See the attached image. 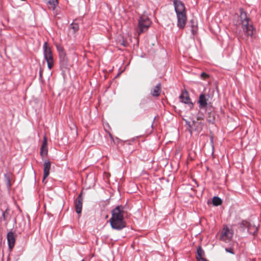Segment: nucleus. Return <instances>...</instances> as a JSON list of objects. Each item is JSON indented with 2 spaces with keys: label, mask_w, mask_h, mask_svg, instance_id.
<instances>
[{
  "label": "nucleus",
  "mask_w": 261,
  "mask_h": 261,
  "mask_svg": "<svg viewBox=\"0 0 261 261\" xmlns=\"http://www.w3.org/2000/svg\"><path fill=\"white\" fill-rule=\"evenodd\" d=\"M123 207L118 205L112 211V217L110 222L112 228L120 230L126 227V222L124 220Z\"/></svg>",
  "instance_id": "nucleus-1"
},
{
  "label": "nucleus",
  "mask_w": 261,
  "mask_h": 261,
  "mask_svg": "<svg viewBox=\"0 0 261 261\" xmlns=\"http://www.w3.org/2000/svg\"><path fill=\"white\" fill-rule=\"evenodd\" d=\"M173 4L177 18V25L179 29H183L185 27L187 20L185 5L179 0H174Z\"/></svg>",
  "instance_id": "nucleus-2"
},
{
  "label": "nucleus",
  "mask_w": 261,
  "mask_h": 261,
  "mask_svg": "<svg viewBox=\"0 0 261 261\" xmlns=\"http://www.w3.org/2000/svg\"><path fill=\"white\" fill-rule=\"evenodd\" d=\"M240 19L241 21L242 27L243 32L247 36H251L253 35V27L250 23V20L247 16L246 13L244 11L243 8L240 9Z\"/></svg>",
  "instance_id": "nucleus-3"
},
{
  "label": "nucleus",
  "mask_w": 261,
  "mask_h": 261,
  "mask_svg": "<svg viewBox=\"0 0 261 261\" xmlns=\"http://www.w3.org/2000/svg\"><path fill=\"white\" fill-rule=\"evenodd\" d=\"M238 229L240 232L243 233L245 232L247 229V232L249 234L255 236L257 234L258 228L255 225L252 224L250 222L246 220H242L238 223Z\"/></svg>",
  "instance_id": "nucleus-4"
},
{
  "label": "nucleus",
  "mask_w": 261,
  "mask_h": 261,
  "mask_svg": "<svg viewBox=\"0 0 261 261\" xmlns=\"http://www.w3.org/2000/svg\"><path fill=\"white\" fill-rule=\"evenodd\" d=\"M151 21L150 19L145 15L141 16L138 20L137 33L139 35L146 32L151 25Z\"/></svg>",
  "instance_id": "nucleus-5"
},
{
  "label": "nucleus",
  "mask_w": 261,
  "mask_h": 261,
  "mask_svg": "<svg viewBox=\"0 0 261 261\" xmlns=\"http://www.w3.org/2000/svg\"><path fill=\"white\" fill-rule=\"evenodd\" d=\"M43 48V54L47 63V66L49 69H51L54 65V60L50 48L48 46L47 42L44 43Z\"/></svg>",
  "instance_id": "nucleus-6"
},
{
  "label": "nucleus",
  "mask_w": 261,
  "mask_h": 261,
  "mask_svg": "<svg viewBox=\"0 0 261 261\" xmlns=\"http://www.w3.org/2000/svg\"><path fill=\"white\" fill-rule=\"evenodd\" d=\"M233 235V230L227 226H224L221 231L220 240L225 242H228L232 239Z\"/></svg>",
  "instance_id": "nucleus-7"
},
{
  "label": "nucleus",
  "mask_w": 261,
  "mask_h": 261,
  "mask_svg": "<svg viewBox=\"0 0 261 261\" xmlns=\"http://www.w3.org/2000/svg\"><path fill=\"white\" fill-rule=\"evenodd\" d=\"M207 101L208 99L206 98V95L204 94H201L199 95V99L198 101L199 109L206 110L208 105L211 104V102L208 103Z\"/></svg>",
  "instance_id": "nucleus-8"
},
{
  "label": "nucleus",
  "mask_w": 261,
  "mask_h": 261,
  "mask_svg": "<svg viewBox=\"0 0 261 261\" xmlns=\"http://www.w3.org/2000/svg\"><path fill=\"white\" fill-rule=\"evenodd\" d=\"M83 198L82 193L80 194L74 201L75 212L77 214H80L82 212L83 207Z\"/></svg>",
  "instance_id": "nucleus-9"
},
{
  "label": "nucleus",
  "mask_w": 261,
  "mask_h": 261,
  "mask_svg": "<svg viewBox=\"0 0 261 261\" xmlns=\"http://www.w3.org/2000/svg\"><path fill=\"white\" fill-rule=\"evenodd\" d=\"M179 98L181 102L186 104L190 105L191 107L193 106V103L192 102L189 97V93L187 91H185L182 92Z\"/></svg>",
  "instance_id": "nucleus-10"
},
{
  "label": "nucleus",
  "mask_w": 261,
  "mask_h": 261,
  "mask_svg": "<svg viewBox=\"0 0 261 261\" xmlns=\"http://www.w3.org/2000/svg\"><path fill=\"white\" fill-rule=\"evenodd\" d=\"M48 149H47V137L44 136L43 137V140L42 144L40 149V155L44 158L47 154Z\"/></svg>",
  "instance_id": "nucleus-11"
},
{
  "label": "nucleus",
  "mask_w": 261,
  "mask_h": 261,
  "mask_svg": "<svg viewBox=\"0 0 261 261\" xmlns=\"http://www.w3.org/2000/svg\"><path fill=\"white\" fill-rule=\"evenodd\" d=\"M43 166H44V169H43V180H44L49 175V171H50V166H51L50 162L48 160L45 161L44 164H43Z\"/></svg>",
  "instance_id": "nucleus-12"
},
{
  "label": "nucleus",
  "mask_w": 261,
  "mask_h": 261,
  "mask_svg": "<svg viewBox=\"0 0 261 261\" xmlns=\"http://www.w3.org/2000/svg\"><path fill=\"white\" fill-rule=\"evenodd\" d=\"M7 240L9 248L10 249L13 248L15 243V237L14 233L12 232H9L7 234Z\"/></svg>",
  "instance_id": "nucleus-13"
},
{
  "label": "nucleus",
  "mask_w": 261,
  "mask_h": 261,
  "mask_svg": "<svg viewBox=\"0 0 261 261\" xmlns=\"http://www.w3.org/2000/svg\"><path fill=\"white\" fill-rule=\"evenodd\" d=\"M60 64L62 68H66L68 65V60L65 53L59 54Z\"/></svg>",
  "instance_id": "nucleus-14"
},
{
  "label": "nucleus",
  "mask_w": 261,
  "mask_h": 261,
  "mask_svg": "<svg viewBox=\"0 0 261 261\" xmlns=\"http://www.w3.org/2000/svg\"><path fill=\"white\" fill-rule=\"evenodd\" d=\"M204 255V251L202 247L199 246L197 249L196 259L198 261H207L205 258L203 257Z\"/></svg>",
  "instance_id": "nucleus-15"
},
{
  "label": "nucleus",
  "mask_w": 261,
  "mask_h": 261,
  "mask_svg": "<svg viewBox=\"0 0 261 261\" xmlns=\"http://www.w3.org/2000/svg\"><path fill=\"white\" fill-rule=\"evenodd\" d=\"M161 91V84L159 83L150 90V94L153 97H158Z\"/></svg>",
  "instance_id": "nucleus-16"
},
{
  "label": "nucleus",
  "mask_w": 261,
  "mask_h": 261,
  "mask_svg": "<svg viewBox=\"0 0 261 261\" xmlns=\"http://www.w3.org/2000/svg\"><path fill=\"white\" fill-rule=\"evenodd\" d=\"M46 3L50 9L55 10L56 6L58 4V0H46Z\"/></svg>",
  "instance_id": "nucleus-17"
},
{
  "label": "nucleus",
  "mask_w": 261,
  "mask_h": 261,
  "mask_svg": "<svg viewBox=\"0 0 261 261\" xmlns=\"http://www.w3.org/2000/svg\"><path fill=\"white\" fill-rule=\"evenodd\" d=\"M206 119L210 123L214 124L215 119V113L214 112L208 113Z\"/></svg>",
  "instance_id": "nucleus-18"
},
{
  "label": "nucleus",
  "mask_w": 261,
  "mask_h": 261,
  "mask_svg": "<svg viewBox=\"0 0 261 261\" xmlns=\"http://www.w3.org/2000/svg\"><path fill=\"white\" fill-rule=\"evenodd\" d=\"M222 203V200L218 196H215L213 199V204L215 206H219Z\"/></svg>",
  "instance_id": "nucleus-19"
},
{
  "label": "nucleus",
  "mask_w": 261,
  "mask_h": 261,
  "mask_svg": "<svg viewBox=\"0 0 261 261\" xmlns=\"http://www.w3.org/2000/svg\"><path fill=\"white\" fill-rule=\"evenodd\" d=\"M190 23L191 24V27L192 28L191 32L193 35H194L196 33L197 30L196 24H195V22L193 19L190 20Z\"/></svg>",
  "instance_id": "nucleus-20"
},
{
  "label": "nucleus",
  "mask_w": 261,
  "mask_h": 261,
  "mask_svg": "<svg viewBox=\"0 0 261 261\" xmlns=\"http://www.w3.org/2000/svg\"><path fill=\"white\" fill-rule=\"evenodd\" d=\"M70 28L73 30V33H75L79 29V24L75 22H72L70 24Z\"/></svg>",
  "instance_id": "nucleus-21"
},
{
  "label": "nucleus",
  "mask_w": 261,
  "mask_h": 261,
  "mask_svg": "<svg viewBox=\"0 0 261 261\" xmlns=\"http://www.w3.org/2000/svg\"><path fill=\"white\" fill-rule=\"evenodd\" d=\"M57 48L59 52V54H61L62 53H65L63 49V47L61 45L57 46Z\"/></svg>",
  "instance_id": "nucleus-22"
},
{
  "label": "nucleus",
  "mask_w": 261,
  "mask_h": 261,
  "mask_svg": "<svg viewBox=\"0 0 261 261\" xmlns=\"http://www.w3.org/2000/svg\"><path fill=\"white\" fill-rule=\"evenodd\" d=\"M225 250L226 252H229L231 254H234L233 249L232 248H226Z\"/></svg>",
  "instance_id": "nucleus-23"
},
{
  "label": "nucleus",
  "mask_w": 261,
  "mask_h": 261,
  "mask_svg": "<svg viewBox=\"0 0 261 261\" xmlns=\"http://www.w3.org/2000/svg\"><path fill=\"white\" fill-rule=\"evenodd\" d=\"M200 76H201V77L203 79H206L209 77L208 74H207V73H206L205 72H202L201 73Z\"/></svg>",
  "instance_id": "nucleus-24"
},
{
  "label": "nucleus",
  "mask_w": 261,
  "mask_h": 261,
  "mask_svg": "<svg viewBox=\"0 0 261 261\" xmlns=\"http://www.w3.org/2000/svg\"><path fill=\"white\" fill-rule=\"evenodd\" d=\"M199 124L200 125L199 127L195 128V129L198 132H200L202 129V126L203 125V123L201 122H199Z\"/></svg>",
  "instance_id": "nucleus-25"
},
{
  "label": "nucleus",
  "mask_w": 261,
  "mask_h": 261,
  "mask_svg": "<svg viewBox=\"0 0 261 261\" xmlns=\"http://www.w3.org/2000/svg\"><path fill=\"white\" fill-rule=\"evenodd\" d=\"M203 119H204V114H200L197 117V120H203Z\"/></svg>",
  "instance_id": "nucleus-26"
},
{
  "label": "nucleus",
  "mask_w": 261,
  "mask_h": 261,
  "mask_svg": "<svg viewBox=\"0 0 261 261\" xmlns=\"http://www.w3.org/2000/svg\"><path fill=\"white\" fill-rule=\"evenodd\" d=\"M42 72H43V70L40 68V71H39V76L41 79L42 78Z\"/></svg>",
  "instance_id": "nucleus-27"
},
{
  "label": "nucleus",
  "mask_w": 261,
  "mask_h": 261,
  "mask_svg": "<svg viewBox=\"0 0 261 261\" xmlns=\"http://www.w3.org/2000/svg\"><path fill=\"white\" fill-rule=\"evenodd\" d=\"M186 124L188 125V126L191 128L192 126L190 122L186 121Z\"/></svg>",
  "instance_id": "nucleus-28"
},
{
  "label": "nucleus",
  "mask_w": 261,
  "mask_h": 261,
  "mask_svg": "<svg viewBox=\"0 0 261 261\" xmlns=\"http://www.w3.org/2000/svg\"><path fill=\"white\" fill-rule=\"evenodd\" d=\"M196 123H197V122H196V121L193 120V121L192 125H196Z\"/></svg>",
  "instance_id": "nucleus-29"
},
{
  "label": "nucleus",
  "mask_w": 261,
  "mask_h": 261,
  "mask_svg": "<svg viewBox=\"0 0 261 261\" xmlns=\"http://www.w3.org/2000/svg\"><path fill=\"white\" fill-rule=\"evenodd\" d=\"M8 184L9 185V186L10 187V180L9 179H8Z\"/></svg>",
  "instance_id": "nucleus-30"
},
{
  "label": "nucleus",
  "mask_w": 261,
  "mask_h": 261,
  "mask_svg": "<svg viewBox=\"0 0 261 261\" xmlns=\"http://www.w3.org/2000/svg\"><path fill=\"white\" fill-rule=\"evenodd\" d=\"M122 44L123 46H126L125 43H124V41H123V43H122Z\"/></svg>",
  "instance_id": "nucleus-31"
},
{
  "label": "nucleus",
  "mask_w": 261,
  "mask_h": 261,
  "mask_svg": "<svg viewBox=\"0 0 261 261\" xmlns=\"http://www.w3.org/2000/svg\"><path fill=\"white\" fill-rule=\"evenodd\" d=\"M3 217H4V218H5V213H3Z\"/></svg>",
  "instance_id": "nucleus-32"
}]
</instances>
